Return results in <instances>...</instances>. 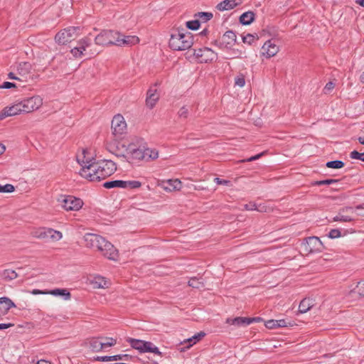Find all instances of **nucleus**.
Returning <instances> with one entry per match:
<instances>
[{"instance_id":"f257e3e1","label":"nucleus","mask_w":364,"mask_h":364,"mask_svg":"<svg viewBox=\"0 0 364 364\" xmlns=\"http://www.w3.org/2000/svg\"><path fill=\"white\" fill-rule=\"evenodd\" d=\"M76 160L81 166L80 175L90 181H100L117 170L115 163L111 160L95 161L93 154L87 149L77 153Z\"/></svg>"},{"instance_id":"f03ea898","label":"nucleus","mask_w":364,"mask_h":364,"mask_svg":"<svg viewBox=\"0 0 364 364\" xmlns=\"http://www.w3.org/2000/svg\"><path fill=\"white\" fill-rule=\"evenodd\" d=\"M143 142L144 139L137 136L121 140L114 139L107 143V149L117 157L129 161L135 159L139 146H141Z\"/></svg>"},{"instance_id":"7ed1b4c3","label":"nucleus","mask_w":364,"mask_h":364,"mask_svg":"<svg viewBox=\"0 0 364 364\" xmlns=\"http://www.w3.org/2000/svg\"><path fill=\"white\" fill-rule=\"evenodd\" d=\"M85 245L90 248H97L102 254L109 259L117 260L118 252L117 249L108 241L100 235L87 233L84 236Z\"/></svg>"},{"instance_id":"20e7f679","label":"nucleus","mask_w":364,"mask_h":364,"mask_svg":"<svg viewBox=\"0 0 364 364\" xmlns=\"http://www.w3.org/2000/svg\"><path fill=\"white\" fill-rule=\"evenodd\" d=\"M168 43L169 47L173 50H185L192 46L193 36L188 31H176L171 35Z\"/></svg>"},{"instance_id":"39448f33","label":"nucleus","mask_w":364,"mask_h":364,"mask_svg":"<svg viewBox=\"0 0 364 364\" xmlns=\"http://www.w3.org/2000/svg\"><path fill=\"white\" fill-rule=\"evenodd\" d=\"M118 32L113 31H103L95 37V43L100 46L116 45L118 46L119 37Z\"/></svg>"},{"instance_id":"423d86ee","label":"nucleus","mask_w":364,"mask_h":364,"mask_svg":"<svg viewBox=\"0 0 364 364\" xmlns=\"http://www.w3.org/2000/svg\"><path fill=\"white\" fill-rule=\"evenodd\" d=\"M58 202L66 211H77L83 205V201L73 196H60Z\"/></svg>"},{"instance_id":"0eeeda50","label":"nucleus","mask_w":364,"mask_h":364,"mask_svg":"<svg viewBox=\"0 0 364 364\" xmlns=\"http://www.w3.org/2000/svg\"><path fill=\"white\" fill-rule=\"evenodd\" d=\"M128 341L133 348L139 350L140 353H153L159 355H161L159 348L151 342L134 338H129Z\"/></svg>"},{"instance_id":"6e6552de","label":"nucleus","mask_w":364,"mask_h":364,"mask_svg":"<svg viewBox=\"0 0 364 364\" xmlns=\"http://www.w3.org/2000/svg\"><path fill=\"white\" fill-rule=\"evenodd\" d=\"M78 27H69L58 32L55 39L59 44H65L78 36Z\"/></svg>"},{"instance_id":"1a4fd4ad","label":"nucleus","mask_w":364,"mask_h":364,"mask_svg":"<svg viewBox=\"0 0 364 364\" xmlns=\"http://www.w3.org/2000/svg\"><path fill=\"white\" fill-rule=\"evenodd\" d=\"M111 129L112 134L114 136H121L126 133L127 129V124L122 115L118 114L113 117L112 120Z\"/></svg>"},{"instance_id":"9d476101","label":"nucleus","mask_w":364,"mask_h":364,"mask_svg":"<svg viewBox=\"0 0 364 364\" xmlns=\"http://www.w3.org/2000/svg\"><path fill=\"white\" fill-rule=\"evenodd\" d=\"M355 220L353 208L346 206L339 210L338 214L333 218V222L350 223Z\"/></svg>"},{"instance_id":"9b49d317","label":"nucleus","mask_w":364,"mask_h":364,"mask_svg":"<svg viewBox=\"0 0 364 364\" xmlns=\"http://www.w3.org/2000/svg\"><path fill=\"white\" fill-rule=\"evenodd\" d=\"M304 250L307 253L321 252L323 250L322 242L317 237H309L303 244Z\"/></svg>"},{"instance_id":"f8f14e48","label":"nucleus","mask_w":364,"mask_h":364,"mask_svg":"<svg viewBox=\"0 0 364 364\" xmlns=\"http://www.w3.org/2000/svg\"><path fill=\"white\" fill-rule=\"evenodd\" d=\"M23 111L26 113L31 112L38 109L43 104L42 98L38 95H35L26 100L21 101Z\"/></svg>"},{"instance_id":"ddd939ff","label":"nucleus","mask_w":364,"mask_h":364,"mask_svg":"<svg viewBox=\"0 0 364 364\" xmlns=\"http://www.w3.org/2000/svg\"><path fill=\"white\" fill-rule=\"evenodd\" d=\"M158 158L159 151L157 149L151 148L141 149V146H139L135 159L151 161L156 160Z\"/></svg>"},{"instance_id":"4468645a","label":"nucleus","mask_w":364,"mask_h":364,"mask_svg":"<svg viewBox=\"0 0 364 364\" xmlns=\"http://www.w3.org/2000/svg\"><path fill=\"white\" fill-rule=\"evenodd\" d=\"M106 188H137L141 186V183L136 181H113L104 183Z\"/></svg>"},{"instance_id":"2eb2a0df","label":"nucleus","mask_w":364,"mask_h":364,"mask_svg":"<svg viewBox=\"0 0 364 364\" xmlns=\"http://www.w3.org/2000/svg\"><path fill=\"white\" fill-rule=\"evenodd\" d=\"M193 55L201 63H207L208 61H212L215 58H216V54L215 53V52L207 47L194 49Z\"/></svg>"},{"instance_id":"dca6fc26","label":"nucleus","mask_w":364,"mask_h":364,"mask_svg":"<svg viewBox=\"0 0 364 364\" xmlns=\"http://www.w3.org/2000/svg\"><path fill=\"white\" fill-rule=\"evenodd\" d=\"M22 102H18L16 104H14L10 107H5L1 112H0V119H3L6 117H11L14 116L18 114H21L22 112H24L22 109Z\"/></svg>"},{"instance_id":"f3484780","label":"nucleus","mask_w":364,"mask_h":364,"mask_svg":"<svg viewBox=\"0 0 364 364\" xmlns=\"http://www.w3.org/2000/svg\"><path fill=\"white\" fill-rule=\"evenodd\" d=\"M279 46L272 41H267L262 47V55L267 58L274 56L279 52Z\"/></svg>"},{"instance_id":"a211bd4d","label":"nucleus","mask_w":364,"mask_h":364,"mask_svg":"<svg viewBox=\"0 0 364 364\" xmlns=\"http://www.w3.org/2000/svg\"><path fill=\"white\" fill-rule=\"evenodd\" d=\"M161 186L164 191L172 192L181 190L182 183L179 179L164 180L161 182Z\"/></svg>"},{"instance_id":"6ab92c4d","label":"nucleus","mask_w":364,"mask_h":364,"mask_svg":"<svg viewBox=\"0 0 364 364\" xmlns=\"http://www.w3.org/2000/svg\"><path fill=\"white\" fill-rule=\"evenodd\" d=\"M90 284L95 289H105L110 285V282L100 275L91 277L89 279Z\"/></svg>"},{"instance_id":"aec40b11","label":"nucleus","mask_w":364,"mask_h":364,"mask_svg":"<svg viewBox=\"0 0 364 364\" xmlns=\"http://www.w3.org/2000/svg\"><path fill=\"white\" fill-rule=\"evenodd\" d=\"M63 238V233L58 230H55L53 228H45L43 240L57 242Z\"/></svg>"},{"instance_id":"412c9836","label":"nucleus","mask_w":364,"mask_h":364,"mask_svg":"<svg viewBox=\"0 0 364 364\" xmlns=\"http://www.w3.org/2000/svg\"><path fill=\"white\" fill-rule=\"evenodd\" d=\"M236 38V34L233 31H226L222 37L221 44L225 48H230L235 44Z\"/></svg>"},{"instance_id":"4be33fe9","label":"nucleus","mask_w":364,"mask_h":364,"mask_svg":"<svg viewBox=\"0 0 364 364\" xmlns=\"http://www.w3.org/2000/svg\"><path fill=\"white\" fill-rule=\"evenodd\" d=\"M15 304L8 297L0 298V314L6 315L10 309L15 307Z\"/></svg>"},{"instance_id":"5701e85b","label":"nucleus","mask_w":364,"mask_h":364,"mask_svg":"<svg viewBox=\"0 0 364 364\" xmlns=\"http://www.w3.org/2000/svg\"><path fill=\"white\" fill-rule=\"evenodd\" d=\"M241 4L242 0H224L218 4L217 8L220 11L230 10Z\"/></svg>"},{"instance_id":"b1692460","label":"nucleus","mask_w":364,"mask_h":364,"mask_svg":"<svg viewBox=\"0 0 364 364\" xmlns=\"http://www.w3.org/2000/svg\"><path fill=\"white\" fill-rule=\"evenodd\" d=\"M118 46H132L139 43V39L135 36H124L119 37Z\"/></svg>"},{"instance_id":"393cba45","label":"nucleus","mask_w":364,"mask_h":364,"mask_svg":"<svg viewBox=\"0 0 364 364\" xmlns=\"http://www.w3.org/2000/svg\"><path fill=\"white\" fill-rule=\"evenodd\" d=\"M314 306V301L309 298H305L299 304V312L300 314L306 313Z\"/></svg>"},{"instance_id":"a878e982","label":"nucleus","mask_w":364,"mask_h":364,"mask_svg":"<svg viewBox=\"0 0 364 364\" xmlns=\"http://www.w3.org/2000/svg\"><path fill=\"white\" fill-rule=\"evenodd\" d=\"M255 19V14L252 11L243 13L240 17V22L243 25H250Z\"/></svg>"},{"instance_id":"bb28decb","label":"nucleus","mask_w":364,"mask_h":364,"mask_svg":"<svg viewBox=\"0 0 364 364\" xmlns=\"http://www.w3.org/2000/svg\"><path fill=\"white\" fill-rule=\"evenodd\" d=\"M159 99V92H150L146 98V105L149 108H152L156 105Z\"/></svg>"},{"instance_id":"cd10ccee","label":"nucleus","mask_w":364,"mask_h":364,"mask_svg":"<svg viewBox=\"0 0 364 364\" xmlns=\"http://www.w3.org/2000/svg\"><path fill=\"white\" fill-rule=\"evenodd\" d=\"M1 277L3 279L6 281H11L18 277V274L12 269H4L1 273Z\"/></svg>"},{"instance_id":"c85d7f7f","label":"nucleus","mask_w":364,"mask_h":364,"mask_svg":"<svg viewBox=\"0 0 364 364\" xmlns=\"http://www.w3.org/2000/svg\"><path fill=\"white\" fill-rule=\"evenodd\" d=\"M205 336V333L203 331H200L197 334L194 335L193 336H192L191 338L184 341L183 343H189L190 344L186 347L187 348H189L193 344H196L197 342L200 341Z\"/></svg>"},{"instance_id":"c756f323","label":"nucleus","mask_w":364,"mask_h":364,"mask_svg":"<svg viewBox=\"0 0 364 364\" xmlns=\"http://www.w3.org/2000/svg\"><path fill=\"white\" fill-rule=\"evenodd\" d=\"M90 347L92 350L99 352L104 349L102 342L97 338H93L90 341Z\"/></svg>"},{"instance_id":"7c9ffc66","label":"nucleus","mask_w":364,"mask_h":364,"mask_svg":"<svg viewBox=\"0 0 364 364\" xmlns=\"http://www.w3.org/2000/svg\"><path fill=\"white\" fill-rule=\"evenodd\" d=\"M90 44L91 40L89 38H85L78 42L77 47L80 51H82V53L84 54V51H85L86 48H88Z\"/></svg>"},{"instance_id":"2f4dec72","label":"nucleus","mask_w":364,"mask_h":364,"mask_svg":"<svg viewBox=\"0 0 364 364\" xmlns=\"http://www.w3.org/2000/svg\"><path fill=\"white\" fill-rule=\"evenodd\" d=\"M48 294L53 296H64L66 299L70 298V294L66 289H55L48 291Z\"/></svg>"},{"instance_id":"473e14b6","label":"nucleus","mask_w":364,"mask_h":364,"mask_svg":"<svg viewBox=\"0 0 364 364\" xmlns=\"http://www.w3.org/2000/svg\"><path fill=\"white\" fill-rule=\"evenodd\" d=\"M328 168H341L344 166V163L341 161H331L326 163V165Z\"/></svg>"},{"instance_id":"72a5a7b5","label":"nucleus","mask_w":364,"mask_h":364,"mask_svg":"<svg viewBox=\"0 0 364 364\" xmlns=\"http://www.w3.org/2000/svg\"><path fill=\"white\" fill-rule=\"evenodd\" d=\"M44 231H45V227L36 228L31 232V235L33 237H36V238L40 239V240H43Z\"/></svg>"},{"instance_id":"f704fd0d","label":"nucleus","mask_w":364,"mask_h":364,"mask_svg":"<svg viewBox=\"0 0 364 364\" xmlns=\"http://www.w3.org/2000/svg\"><path fill=\"white\" fill-rule=\"evenodd\" d=\"M15 190L14 186L11 184L1 185L0 193H12Z\"/></svg>"},{"instance_id":"c9c22d12","label":"nucleus","mask_w":364,"mask_h":364,"mask_svg":"<svg viewBox=\"0 0 364 364\" xmlns=\"http://www.w3.org/2000/svg\"><path fill=\"white\" fill-rule=\"evenodd\" d=\"M249 321L247 317H236L235 318L234 325L235 326H246L248 324Z\"/></svg>"},{"instance_id":"e433bc0d","label":"nucleus","mask_w":364,"mask_h":364,"mask_svg":"<svg viewBox=\"0 0 364 364\" xmlns=\"http://www.w3.org/2000/svg\"><path fill=\"white\" fill-rule=\"evenodd\" d=\"M186 26L191 30H197L200 26L198 20L188 21L186 22Z\"/></svg>"},{"instance_id":"4c0bfd02","label":"nucleus","mask_w":364,"mask_h":364,"mask_svg":"<svg viewBox=\"0 0 364 364\" xmlns=\"http://www.w3.org/2000/svg\"><path fill=\"white\" fill-rule=\"evenodd\" d=\"M104 348L107 347H111L114 346L117 343L116 339L113 338H105L104 341H102Z\"/></svg>"},{"instance_id":"58836bf2","label":"nucleus","mask_w":364,"mask_h":364,"mask_svg":"<svg viewBox=\"0 0 364 364\" xmlns=\"http://www.w3.org/2000/svg\"><path fill=\"white\" fill-rule=\"evenodd\" d=\"M196 16L201 18L204 22L210 20L213 17V14L209 12H199L196 14Z\"/></svg>"},{"instance_id":"ea45409f","label":"nucleus","mask_w":364,"mask_h":364,"mask_svg":"<svg viewBox=\"0 0 364 364\" xmlns=\"http://www.w3.org/2000/svg\"><path fill=\"white\" fill-rule=\"evenodd\" d=\"M350 157L353 159H358L362 161H364V152L363 153H359L357 151H353L350 153Z\"/></svg>"},{"instance_id":"a19ab883","label":"nucleus","mask_w":364,"mask_h":364,"mask_svg":"<svg viewBox=\"0 0 364 364\" xmlns=\"http://www.w3.org/2000/svg\"><path fill=\"white\" fill-rule=\"evenodd\" d=\"M188 285L193 288H200L202 286V283L196 278H191L188 281Z\"/></svg>"},{"instance_id":"79ce46f5","label":"nucleus","mask_w":364,"mask_h":364,"mask_svg":"<svg viewBox=\"0 0 364 364\" xmlns=\"http://www.w3.org/2000/svg\"><path fill=\"white\" fill-rule=\"evenodd\" d=\"M235 84L240 87H242L245 84L244 76L242 75L237 76L235 80Z\"/></svg>"},{"instance_id":"37998d69","label":"nucleus","mask_w":364,"mask_h":364,"mask_svg":"<svg viewBox=\"0 0 364 364\" xmlns=\"http://www.w3.org/2000/svg\"><path fill=\"white\" fill-rule=\"evenodd\" d=\"M356 291L360 296H364V280L358 283Z\"/></svg>"},{"instance_id":"c03bdc74","label":"nucleus","mask_w":364,"mask_h":364,"mask_svg":"<svg viewBox=\"0 0 364 364\" xmlns=\"http://www.w3.org/2000/svg\"><path fill=\"white\" fill-rule=\"evenodd\" d=\"M255 37L252 34H247L246 36L242 37V41L245 43H247L249 45L252 44L255 41Z\"/></svg>"},{"instance_id":"a18cd8bd","label":"nucleus","mask_w":364,"mask_h":364,"mask_svg":"<svg viewBox=\"0 0 364 364\" xmlns=\"http://www.w3.org/2000/svg\"><path fill=\"white\" fill-rule=\"evenodd\" d=\"M18 86L10 82H4L2 84H0V89H10V88H17Z\"/></svg>"},{"instance_id":"49530a36","label":"nucleus","mask_w":364,"mask_h":364,"mask_svg":"<svg viewBox=\"0 0 364 364\" xmlns=\"http://www.w3.org/2000/svg\"><path fill=\"white\" fill-rule=\"evenodd\" d=\"M328 237L335 239L341 237V231L338 229H333L328 233Z\"/></svg>"},{"instance_id":"de8ad7c7","label":"nucleus","mask_w":364,"mask_h":364,"mask_svg":"<svg viewBox=\"0 0 364 364\" xmlns=\"http://www.w3.org/2000/svg\"><path fill=\"white\" fill-rule=\"evenodd\" d=\"M338 182V180L336 179H326L323 181H316L315 184L316 185H330L332 183H336Z\"/></svg>"},{"instance_id":"09e8293b","label":"nucleus","mask_w":364,"mask_h":364,"mask_svg":"<svg viewBox=\"0 0 364 364\" xmlns=\"http://www.w3.org/2000/svg\"><path fill=\"white\" fill-rule=\"evenodd\" d=\"M71 53L75 58H81L84 55L82 53V51H80L77 46L71 50Z\"/></svg>"},{"instance_id":"8fccbe9b","label":"nucleus","mask_w":364,"mask_h":364,"mask_svg":"<svg viewBox=\"0 0 364 364\" xmlns=\"http://www.w3.org/2000/svg\"><path fill=\"white\" fill-rule=\"evenodd\" d=\"M265 326L268 328H277V320H269L265 323Z\"/></svg>"},{"instance_id":"3c124183","label":"nucleus","mask_w":364,"mask_h":364,"mask_svg":"<svg viewBox=\"0 0 364 364\" xmlns=\"http://www.w3.org/2000/svg\"><path fill=\"white\" fill-rule=\"evenodd\" d=\"M272 208L266 205H257V210L261 213H267L269 212Z\"/></svg>"},{"instance_id":"603ef678","label":"nucleus","mask_w":364,"mask_h":364,"mask_svg":"<svg viewBox=\"0 0 364 364\" xmlns=\"http://www.w3.org/2000/svg\"><path fill=\"white\" fill-rule=\"evenodd\" d=\"M244 208L246 210H257V205L255 203H250L248 204H245Z\"/></svg>"},{"instance_id":"864d4df0","label":"nucleus","mask_w":364,"mask_h":364,"mask_svg":"<svg viewBox=\"0 0 364 364\" xmlns=\"http://www.w3.org/2000/svg\"><path fill=\"white\" fill-rule=\"evenodd\" d=\"M188 110L186 107H183L178 111V115L180 117L186 118L188 116Z\"/></svg>"},{"instance_id":"5fc2aeb1","label":"nucleus","mask_w":364,"mask_h":364,"mask_svg":"<svg viewBox=\"0 0 364 364\" xmlns=\"http://www.w3.org/2000/svg\"><path fill=\"white\" fill-rule=\"evenodd\" d=\"M265 152H262L260 154H258L255 156H253L249 159H244V160H242L241 162H245V161H255V160H257V159H259L262 156H263Z\"/></svg>"},{"instance_id":"6e6d98bb","label":"nucleus","mask_w":364,"mask_h":364,"mask_svg":"<svg viewBox=\"0 0 364 364\" xmlns=\"http://www.w3.org/2000/svg\"><path fill=\"white\" fill-rule=\"evenodd\" d=\"M214 181L218 185H229L230 183V181L222 180L219 178H215Z\"/></svg>"},{"instance_id":"4d7b16f0","label":"nucleus","mask_w":364,"mask_h":364,"mask_svg":"<svg viewBox=\"0 0 364 364\" xmlns=\"http://www.w3.org/2000/svg\"><path fill=\"white\" fill-rule=\"evenodd\" d=\"M128 358V355H116L110 356L111 361L122 360L124 358Z\"/></svg>"},{"instance_id":"13d9d810","label":"nucleus","mask_w":364,"mask_h":364,"mask_svg":"<svg viewBox=\"0 0 364 364\" xmlns=\"http://www.w3.org/2000/svg\"><path fill=\"white\" fill-rule=\"evenodd\" d=\"M96 360L102 362L111 361L110 356H98Z\"/></svg>"},{"instance_id":"bf43d9fd","label":"nucleus","mask_w":364,"mask_h":364,"mask_svg":"<svg viewBox=\"0 0 364 364\" xmlns=\"http://www.w3.org/2000/svg\"><path fill=\"white\" fill-rule=\"evenodd\" d=\"M31 294H34V295H36V294H48V291H41V290H39V289H33L31 291Z\"/></svg>"},{"instance_id":"052dcab7","label":"nucleus","mask_w":364,"mask_h":364,"mask_svg":"<svg viewBox=\"0 0 364 364\" xmlns=\"http://www.w3.org/2000/svg\"><path fill=\"white\" fill-rule=\"evenodd\" d=\"M247 320L249 321L248 324H250L252 322H259L262 321V318L260 317H255V318H247Z\"/></svg>"},{"instance_id":"680f3d73","label":"nucleus","mask_w":364,"mask_h":364,"mask_svg":"<svg viewBox=\"0 0 364 364\" xmlns=\"http://www.w3.org/2000/svg\"><path fill=\"white\" fill-rule=\"evenodd\" d=\"M287 326V323L285 320H284V319L277 320V326L278 327H284Z\"/></svg>"},{"instance_id":"e2e57ef3","label":"nucleus","mask_w":364,"mask_h":364,"mask_svg":"<svg viewBox=\"0 0 364 364\" xmlns=\"http://www.w3.org/2000/svg\"><path fill=\"white\" fill-rule=\"evenodd\" d=\"M13 326H14L13 323H1L0 324V330L6 329Z\"/></svg>"},{"instance_id":"0e129e2a","label":"nucleus","mask_w":364,"mask_h":364,"mask_svg":"<svg viewBox=\"0 0 364 364\" xmlns=\"http://www.w3.org/2000/svg\"><path fill=\"white\" fill-rule=\"evenodd\" d=\"M333 88H334V84L332 82H328L325 86V89H326L328 90H333Z\"/></svg>"},{"instance_id":"69168bd1","label":"nucleus","mask_w":364,"mask_h":364,"mask_svg":"<svg viewBox=\"0 0 364 364\" xmlns=\"http://www.w3.org/2000/svg\"><path fill=\"white\" fill-rule=\"evenodd\" d=\"M234 322H235V318H228L226 319V323H228L230 325H234Z\"/></svg>"},{"instance_id":"338daca9","label":"nucleus","mask_w":364,"mask_h":364,"mask_svg":"<svg viewBox=\"0 0 364 364\" xmlns=\"http://www.w3.org/2000/svg\"><path fill=\"white\" fill-rule=\"evenodd\" d=\"M36 364H51V363L45 360H38Z\"/></svg>"},{"instance_id":"774afa93","label":"nucleus","mask_w":364,"mask_h":364,"mask_svg":"<svg viewBox=\"0 0 364 364\" xmlns=\"http://www.w3.org/2000/svg\"><path fill=\"white\" fill-rule=\"evenodd\" d=\"M355 3L358 4V5L364 7V0H356Z\"/></svg>"}]
</instances>
